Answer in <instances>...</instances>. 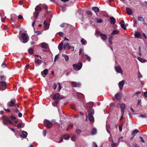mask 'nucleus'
Listing matches in <instances>:
<instances>
[{
	"mask_svg": "<svg viewBox=\"0 0 147 147\" xmlns=\"http://www.w3.org/2000/svg\"><path fill=\"white\" fill-rule=\"evenodd\" d=\"M41 8L38 6H37L35 8V10L37 11H40L41 10Z\"/></svg>",
	"mask_w": 147,
	"mask_h": 147,
	"instance_id": "obj_41",
	"label": "nucleus"
},
{
	"mask_svg": "<svg viewBox=\"0 0 147 147\" xmlns=\"http://www.w3.org/2000/svg\"><path fill=\"white\" fill-rule=\"evenodd\" d=\"M82 65V63L80 62L77 64H73V66L74 67H76L78 70H79L81 68Z\"/></svg>",
	"mask_w": 147,
	"mask_h": 147,
	"instance_id": "obj_7",
	"label": "nucleus"
},
{
	"mask_svg": "<svg viewBox=\"0 0 147 147\" xmlns=\"http://www.w3.org/2000/svg\"><path fill=\"white\" fill-rule=\"evenodd\" d=\"M109 128H109V126H108H108H106V128L107 130V132H108L109 133V134H110V131H109Z\"/></svg>",
	"mask_w": 147,
	"mask_h": 147,
	"instance_id": "obj_54",
	"label": "nucleus"
},
{
	"mask_svg": "<svg viewBox=\"0 0 147 147\" xmlns=\"http://www.w3.org/2000/svg\"><path fill=\"white\" fill-rule=\"evenodd\" d=\"M96 133V129L95 128H94L92 130V135H94Z\"/></svg>",
	"mask_w": 147,
	"mask_h": 147,
	"instance_id": "obj_36",
	"label": "nucleus"
},
{
	"mask_svg": "<svg viewBox=\"0 0 147 147\" xmlns=\"http://www.w3.org/2000/svg\"><path fill=\"white\" fill-rule=\"evenodd\" d=\"M7 105L9 107L16 106L18 107V105L16 104V100H12L10 101L9 102L7 103Z\"/></svg>",
	"mask_w": 147,
	"mask_h": 147,
	"instance_id": "obj_6",
	"label": "nucleus"
},
{
	"mask_svg": "<svg viewBox=\"0 0 147 147\" xmlns=\"http://www.w3.org/2000/svg\"><path fill=\"white\" fill-rule=\"evenodd\" d=\"M45 21H44V24H45V28L47 29L49 28V23H46L45 24Z\"/></svg>",
	"mask_w": 147,
	"mask_h": 147,
	"instance_id": "obj_34",
	"label": "nucleus"
},
{
	"mask_svg": "<svg viewBox=\"0 0 147 147\" xmlns=\"http://www.w3.org/2000/svg\"><path fill=\"white\" fill-rule=\"evenodd\" d=\"M122 126L121 125H119V129L120 131L121 132L122 131Z\"/></svg>",
	"mask_w": 147,
	"mask_h": 147,
	"instance_id": "obj_53",
	"label": "nucleus"
},
{
	"mask_svg": "<svg viewBox=\"0 0 147 147\" xmlns=\"http://www.w3.org/2000/svg\"><path fill=\"white\" fill-rule=\"evenodd\" d=\"M115 69L117 72L121 73V75H122L123 71L120 66H115Z\"/></svg>",
	"mask_w": 147,
	"mask_h": 147,
	"instance_id": "obj_8",
	"label": "nucleus"
},
{
	"mask_svg": "<svg viewBox=\"0 0 147 147\" xmlns=\"http://www.w3.org/2000/svg\"><path fill=\"white\" fill-rule=\"evenodd\" d=\"M125 84V81L122 80L121 82H120L119 84V87L120 89L121 90H122L123 86Z\"/></svg>",
	"mask_w": 147,
	"mask_h": 147,
	"instance_id": "obj_10",
	"label": "nucleus"
},
{
	"mask_svg": "<svg viewBox=\"0 0 147 147\" xmlns=\"http://www.w3.org/2000/svg\"><path fill=\"white\" fill-rule=\"evenodd\" d=\"M76 133L78 134H80L82 133V131L79 129H77L75 131Z\"/></svg>",
	"mask_w": 147,
	"mask_h": 147,
	"instance_id": "obj_39",
	"label": "nucleus"
},
{
	"mask_svg": "<svg viewBox=\"0 0 147 147\" xmlns=\"http://www.w3.org/2000/svg\"><path fill=\"white\" fill-rule=\"evenodd\" d=\"M86 13L89 15L92 16V12L90 11H88L86 12Z\"/></svg>",
	"mask_w": 147,
	"mask_h": 147,
	"instance_id": "obj_55",
	"label": "nucleus"
},
{
	"mask_svg": "<svg viewBox=\"0 0 147 147\" xmlns=\"http://www.w3.org/2000/svg\"><path fill=\"white\" fill-rule=\"evenodd\" d=\"M18 18L19 19H22L23 18V16L22 15H19L18 16Z\"/></svg>",
	"mask_w": 147,
	"mask_h": 147,
	"instance_id": "obj_63",
	"label": "nucleus"
},
{
	"mask_svg": "<svg viewBox=\"0 0 147 147\" xmlns=\"http://www.w3.org/2000/svg\"><path fill=\"white\" fill-rule=\"evenodd\" d=\"M24 127V124L22 123H19L17 125V127L18 128H21L22 127Z\"/></svg>",
	"mask_w": 147,
	"mask_h": 147,
	"instance_id": "obj_40",
	"label": "nucleus"
},
{
	"mask_svg": "<svg viewBox=\"0 0 147 147\" xmlns=\"http://www.w3.org/2000/svg\"><path fill=\"white\" fill-rule=\"evenodd\" d=\"M84 55H85L86 57V59L88 61H90V57L89 56H88L87 55H85L84 53H83L81 55V56H82V57H84Z\"/></svg>",
	"mask_w": 147,
	"mask_h": 147,
	"instance_id": "obj_25",
	"label": "nucleus"
},
{
	"mask_svg": "<svg viewBox=\"0 0 147 147\" xmlns=\"http://www.w3.org/2000/svg\"><path fill=\"white\" fill-rule=\"evenodd\" d=\"M138 77L140 78H141L142 77V76L140 72H139L138 74Z\"/></svg>",
	"mask_w": 147,
	"mask_h": 147,
	"instance_id": "obj_56",
	"label": "nucleus"
},
{
	"mask_svg": "<svg viewBox=\"0 0 147 147\" xmlns=\"http://www.w3.org/2000/svg\"><path fill=\"white\" fill-rule=\"evenodd\" d=\"M42 62V61L39 59L34 60V62L36 64V66L40 65L41 63Z\"/></svg>",
	"mask_w": 147,
	"mask_h": 147,
	"instance_id": "obj_15",
	"label": "nucleus"
},
{
	"mask_svg": "<svg viewBox=\"0 0 147 147\" xmlns=\"http://www.w3.org/2000/svg\"><path fill=\"white\" fill-rule=\"evenodd\" d=\"M44 123L45 126L48 128H51L53 125L52 123L47 120H44Z\"/></svg>",
	"mask_w": 147,
	"mask_h": 147,
	"instance_id": "obj_3",
	"label": "nucleus"
},
{
	"mask_svg": "<svg viewBox=\"0 0 147 147\" xmlns=\"http://www.w3.org/2000/svg\"><path fill=\"white\" fill-rule=\"evenodd\" d=\"M68 49H71V50L72 51H73L74 50V48L73 46H70L69 47Z\"/></svg>",
	"mask_w": 147,
	"mask_h": 147,
	"instance_id": "obj_51",
	"label": "nucleus"
},
{
	"mask_svg": "<svg viewBox=\"0 0 147 147\" xmlns=\"http://www.w3.org/2000/svg\"><path fill=\"white\" fill-rule=\"evenodd\" d=\"M93 105V102H90L89 103H88L87 104V107L89 108H91L92 107Z\"/></svg>",
	"mask_w": 147,
	"mask_h": 147,
	"instance_id": "obj_27",
	"label": "nucleus"
},
{
	"mask_svg": "<svg viewBox=\"0 0 147 147\" xmlns=\"http://www.w3.org/2000/svg\"><path fill=\"white\" fill-rule=\"evenodd\" d=\"M70 46L68 43H65L63 45V49L65 50L66 47H68L69 48Z\"/></svg>",
	"mask_w": 147,
	"mask_h": 147,
	"instance_id": "obj_31",
	"label": "nucleus"
},
{
	"mask_svg": "<svg viewBox=\"0 0 147 147\" xmlns=\"http://www.w3.org/2000/svg\"><path fill=\"white\" fill-rule=\"evenodd\" d=\"M88 117L89 120L91 122H93L94 121V119L92 115H91L90 114H89Z\"/></svg>",
	"mask_w": 147,
	"mask_h": 147,
	"instance_id": "obj_21",
	"label": "nucleus"
},
{
	"mask_svg": "<svg viewBox=\"0 0 147 147\" xmlns=\"http://www.w3.org/2000/svg\"><path fill=\"white\" fill-rule=\"evenodd\" d=\"M28 52L30 54H32L33 52V50L31 49H28Z\"/></svg>",
	"mask_w": 147,
	"mask_h": 147,
	"instance_id": "obj_48",
	"label": "nucleus"
},
{
	"mask_svg": "<svg viewBox=\"0 0 147 147\" xmlns=\"http://www.w3.org/2000/svg\"><path fill=\"white\" fill-rule=\"evenodd\" d=\"M0 78L1 79V80H4L6 79V78L5 77L3 76H1L0 77Z\"/></svg>",
	"mask_w": 147,
	"mask_h": 147,
	"instance_id": "obj_49",
	"label": "nucleus"
},
{
	"mask_svg": "<svg viewBox=\"0 0 147 147\" xmlns=\"http://www.w3.org/2000/svg\"><path fill=\"white\" fill-rule=\"evenodd\" d=\"M63 137L64 139H67L69 138V136L68 134H65L64 135Z\"/></svg>",
	"mask_w": 147,
	"mask_h": 147,
	"instance_id": "obj_44",
	"label": "nucleus"
},
{
	"mask_svg": "<svg viewBox=\"0 0 147 147\" xmlns=\"http://www.w3.org/2000/svg\"><path fill=\"white\" fill-rule=\"evenodd\" d=\"M102 22V19H100L97 21V22L98 23H101Z\"/></svg>",
	"mask_w": 147,
	"mask_h": 147,
	"instance_id": "obj_58",
	"label": "nucleus"
},
{
	"mask_svg": "<svg viewBox=\"0 0 147 147\" xmlns=\"http://www.w3.org/2000/svg\"><path fill=\"white\" fill-rule=\"evenodd\" d=\"M138 20L140 21H143L144 20L143 18L141 17H138Z\"/></svg>",
	"mask_w": 147,
	"mask_h": 147,
	"instance_id": "obj_46",
	"label": "nucleus"
},
{
	"mask_svg": "<svg viewBox=\"0 0 147 147\" xmlns=\"http://www.w3.org/2000/svg\"><path fill=\"white\" fill-rule=\"evenodd\" d=\"M3 123L5 125H7V123L10 124H12V122L7 117H3Z\"/></svg>",
	"mask_w": 147,
	"mask_h": 147,
	"instance_id": "obj_1",
	"label": "nucleus"
},
{
	"mask_svg": "<svg viewBox=\"0 0 147 147\" xmlns=\"http://www.w3.org/2000/svg\"><path fill=\"white\" fill-rule=\"evenodd\" d=\"M93 147H98V146L96 143L94 142L93 143Z\"/></svg>",
	"mask_w": 147,
	"mask_h": 147,
	"instance_id": "obj_61",
	"label": "nucleus"
},
{
	"mask_svg": "<svg viewBox=\"0 0 147 147\" xmlns=\"http://www.w3.org/2000/svg\"><path fill=\"white\" fill-rule=\"evenodd\" d=\"M118 107H120L121 112L123 114H124V109L125 108V104L123 103H118L117 105Z\"/></svg>",
	"mask_w": 147,
	"mask_h": 147,
	"instance_id": "obj_5",
	"label": "nucleus"
},
{
	"mask_svg": "<svg viewBox=\"0 0 147 147\" xmlns=\"http://www.w3.org/2000/svg\"><path fill=\"white\" fill-rule=\"evenodd\" d=\"M101 38L102 40H105L107 39V36L105 34H102L100 35Z\"/></svg>",
	"mask_w": 147,
	"mask_h": 147,
	"instance_id": "obj_20",
	"label": "nucleus"
},
{
	"mask_svg": "<svg viewBox=\"0 0 147 147\" xmlns=\"http://www.w3.org/2000/svg\"><path fill=\"white\" fill-rule=\"evenodd\" d=\"M123 24H121V27L124 30H126V27L125 25L124 22L123 21Z\"/></svg>",
	"mask_w": 147,
	"mask_h": 147,
	"instance_id": "obj_32",
	"label": "nucleus"
},
{
	"mask_svg": "<svg viewBox=\"0 0 147 147\" xmlns=\"http://www.w3.org/2000/svg\"><path fill=\"white\" fill-rule=\"evenodd\" d=\"M76 95L78 97H84V95L82 94L80 92H77Z\"/></svg>",
	"mask_w": 147,
	"mask_h": 147,
	"instance_id": "obj_35",
	"label": "nucleus"
},
{
	"mask_svg": "<svg viewBox=\"0 0 147 147\" xmlns=\"http://www.w3.org/2000/svg\"><path fill=\"white\" fill-rule=\"evenodd\" d=\"M71 109H75V107L74 105H71Z\"/></svg>",
	"mask_w": 147,
	"mask_h": 147,
	"instance_id": "obj_60",
	"label": "nucleus"
},
{
	"mask_svg": "<svg viewBox=\"0 0 147 147\" xmlns=\"http://www.w3.org/2000/svg\"><path fill=\"white\" fill-rule=\"evenodd\" d=\"M94 111L93 109H90L89 111V114H90L91 115H93L94 114Z\"/></svg>",
	"mask_w": 147,
	"mask_h": 147,
	"instance_id": "obj_43",
	"label": "nucleus"
},
{
	"mask_svg": "<svg viewBox=\"0 0 147 147\" xmlns=\"http://www.w3.org/2000/svg\"><path fill=\"white\" fill-rule=\"evenodd\" d=\"M121 96V93H117L115 95V96L116 99L117 100H119L120 99Z\"/></svg>",
	"mask_w": 147,
	"mask_h": 147,
	"instance_id": "obj_24",
	"label": "nucleus"
},
{
	"mask_svg": "<svg viewBox=\"0 0 147 147\" xmlns=\"http://www.w3.org/2000/svg\"><path fill=\"white\" fill-rule=\"evenodd\" d=\"M144 95L146 97H147V91L144 93Z\"/></svg>",
	"mask_w": 147,
	"mask_h": 147,
	"instance_id": "obj_64",
	"label": "nucleus"
},
{
	"mask_svg": "<svg viewBox=\"0 0 147 147\" xmlns=\"http://www.w3.org/2000/svg\"><path fill=\"white\" fill-rule=\"evenodd\" d=\"M76 138V136L75 135H74L72 136L71 140L72 141H75Z\"/></svg>",
	"mask_w": 147,
	"mask_h": 147,
	"instance_id": "obj_42",
	"label": "nucleus"
},
{
	"mask_svg": "<svg viewBox=\"0 0 147 147\" xmlns=\"http://www.w3.org/2000/svg\"><path fill=\"white\" fill-rule=\"evenodd\" d=\"M53 86L54 87V90H55L56 89L57 87V85L55 83H54L53 84Z\"/></svg>",
	"mask_w": 147,
	"mask_h": 147,
	"instance_id": "obj_52",
	"label": "nucleus"
},
{
	"mask_svg": "<svg viewBox=\"0 0 147 147\" xmlns=\"http://www.w3.org/2000/svg\"><path fill=\"white\" fill-rule=\"evenodd\" d=\"M113 36H110L109 38V43L112 45L113 44L112 42V40Z\"/></svg>",
	"mask_w": 147,
	"mask_h": 147,
	"instance_id": "obj_33",
	"label": "nucleus"
},
{
	"mask_svg": "<svg viewBox=\"0 0 147 147\" xmlns=\"http://www.w3.org/2000/svg\"><path fill=\"white\" fill-rule=\"evenodd\" d=\"M22 135H22H20L21 138L22 137L24 138H25L27 136L28 133L24 131H23L22 132Z\"/></svg>",
	"mask_w": 147,
	"mask_h": 147,
	"instance_id": "obj_17",
	"label": "nucleus"
},
{
	"mask_svg": "<svg viewBox=\"0 0 147 147\" xmlns=\"http://www.w3.org/2000/svg\"><path fill=\"white\" fill-rule=\"evenodd\" d=\"M119 30H114L112 33V34L113 35H115L119 34Z\"/></svg>",
	"mask_w": 147,
	"mask_h": 147,
	"instance_id": "obj_23",
	"label": "nucleus"
},
{
	"mask_svg": "<svg viewBox=\"0 0 147 147\" xmlns=\"http://www.w3.org/2000/svg\"><path fill=\"white\" fill-rule=\"evenodd\" d=\"M110 22L111 24H114L116 22V20L113 17H111L110 18Z\"/></svg>",
	"mask_w": 147,
	"mask_h": 147,
	"instance_id": "obj_22",
	"label": "nucleus"
},
{
	"mask_svg": "<svg viewBox=\"0 0 147 147\" xmlns=\"http://www.w3.org/2000/svg\"><path fill=\"white\" fill-rule=\"evenodd\" d=\"M54 99H62V98H60V94L58 93H55L54 96Z\"/></svg>",
	"mask_w": 147,
	"mask_h": 147,
	"instance_id": "obj_12",
	"label": "nucleus"
},
{
	"mask_svg": "<svg viewBox=\"0 0 147 147\" xmlns=\"http://www.w3.org/2000/svg\"><path fill=\"white\" fill-rule=\"evenodd\" d=\"M72 86L74 87H79L80 86L81 84L79 83H77L75 82H71Z\"/></svg>",
	"mask_w": 147,
	"mask_h": 147,
	"instance_id": "obj_11",
	"label": "nucleus"
},
{
	"mask_svg": "<svg viewBox=\"0 0 147 147\" xmlns=\"http://www.w3.org/2000/svg\"><path fill=\"white\" fill-rule=\"evenodd\" d=\"M6 83L5 81H1L0 82V90H3L5 88Z\"/></svg>",
	"mask_w": 147,
	"mask_h": 147,
	"instance_id": "obj_4",
	"label": "nucleus"
},
{
	"mask_svg": "<svg viewBox=\"0 0 147 147\" xmlns=\"http://www.w3.org/2000/svg\"><path fill=\"white\" fill-rule=\"evenodd\" d=\"M11 118L13 121L14 120L16 119V117L13 115H11Z\"/></svg>",
	"mask_w": 147,
	"mask_h": 147,
	"instance_id": "obj_59",
	"label": "nucleus"
},
{
	"mask_svg": "<svg viewBox=\"0 0 147 147\" xmlns=\"http://www.w3.org/2000/svg\"><path fill=\"white\" fill-rule=\"evenodd\" d=\"M39 13V12L38 11H36L34 12V17L35 18H37Z\"/></svg>",
	"mask_w": 147,
	"mask_h": 147,
	"instance_id": "obj_37",
	"label": "nucleus"
},
{
	"mask_svg": "<svg viewBox=\"0 0 147 147\" xmlns=\"http://www.w3.org/2000/svg\"><path fill=\"white\" fill-rule=\"evenodd\" d=\"M48 72V69H45L43 71H42L41 72V74L42 75H46L47 74Z\"/></svg>",
	"mask_w": 147,
	"mask_h": 147,
	"instance_id": "obj_28",
	"label": "nucleus"
},
{
	"mask_svg": "<svg viewBox=\"0 0 147 147\" xmlns=\"http://www.w3.org/2000/svg\"><path fill=\"white\" fill-rule=\"evenodd\" d=\"M138 59L142 63H144L146 61V60L143 59H142L140 57H138Z\"/></svg>",
	"mask_w": 147,
	"mask_h": 147,
	"instance_id": "obj_30",
	"label": "nucleus"
},
{
	"mask_svg": "<svg viewBox=\"0 0 147 147\" xmlns=\"http://www.w3.org/2000/svg\"><path fill=\"white\" fill-rule=\"evenodd\" d=\"M102 34V33H101L98 30H96V35H99L100 36Z\"/></svg>",
	"mask_w": 147,
	"mask_h": 147,
	"instance_id": "obj_45",
	"label": "nucleus"
},
{
	"mask_svg": "<svg viewBox=\"0 0 147 147\" xmlns=\"http://www.w3.org/2000/svg\"><path fill=\"white\" fill-rule=\"evenodd\" d=\"M63 42H61L58 46V48L59 50H61L63 49Z\"/></svg>",
	"mask_w": 147,
	"mask_h": 147,
	"instance_id": "obj_16",
	"label": "nucleus"
},
{
	"mask_svg": "<svg viewBox=\"0 0 147 147\" xmlns=\"http://www.w3.org/2000/svg\"><path fill=\"white\" fill-rule=\"evenodd\" d=\"M126 11L127 13L129 15H131L132 13V10L129 7H127L126 8Z\"/></svg>",
	"mask_w": 147,
	"mask_h": 147,
	"instance_id": "obj_14",
	"label": "nucleus"
},
{
	"mask_svg": "<svg viewBox=\"0 0 147 147\" xmlns=\"http://www.w3.org/2000/svg\"><path fill=\"white\" fill-rule=\"evenodd\" d=\"M112 147H115V146L116 145V143H114L113 142V140H112Z\"/></svg>",
	"mask_w": 147,
	"mask_h": 147,
	"instance_id": "obj_57",
	"label": "nucleus"
},
{
	"mask_svg": "<svg viewBox=\"0 0 147 147\" xmlns=\"http://www.w3.org/2000/svg\"><path fill=\"white\" fill-rule=\"evenodd\" d=\"M80 42L82 45H85L87 43V42L84 38H82L80 40Z\"/></svg>",
	"mask_w": 147,
	"mask_h": 147,
	"instance_id": "obj_29",
	"label": "nucleus"
},
{
	"mask_svg": "<svg viewBox=\"0 0 147 147\" xmlns=\"http://www.w3.org/2000/svg\"><path fill=\"white\" fill-rule=\"evenodd\" d=\"M92 9L96 13H98L99 12V9L97 7H92Z\"/></svg>",
	"mask_w": 147,
	"mask_h": 147,
	"instance_id": "obj_19",
	"label": "nucleus"
},
{
	"mask_svg": "<svg viewBox=\"0 0 147 147\" xmlns=\"http://www.w3.org/2000/svg\"><path fill=\"white\" fill-rule=\"evenodd\" d=\"M139 130L137 129H135L132 132V133L131 134L132 136H133V137H134L136 134L139 132Z\"/></svg>",
	"mask_w": 147,
	"mask_h": 147,
	"instance_id": "obj_18",
	"label": "nucleus"
},
{
	"mask_svg": "<svg viewBox=\"0 0 147 147\" xmlns=\"http://www.w3.org/2000/svg\"><path fill=\"white\" fill-rule=\"evenodd\" d=\"M22 42L24 43L27 42L28 40V36L26 34L24 33L22 34Z\"/></svg>",
	"mask_w": 147,
	"mask_h": 147,
	"instance_id": "obj_2",
	"label": "nucleus"
},
{
	"mask_svg": "<svg viewBox=\"0 0 147 147\" xmlns=\"http://www.w3.org/2000/svg\"><path fill=\"white\" fill-rule=\"evenodd\" d=\"M41 32L39 31H36L35 32V34L36 35H38L41 34Z\"/></svg>",
	"mask_w": 147,
	"mask_h": 147,
	"instance_id": "obj_47",
	"label": "nucleus"
},
{
	"mask_svg": "<svg viewBox=\"0 0 147 147\" xmlns=\"http://www.w3.org/2000/svg\"><path fill=\"white\" fill-rule=\"evenodd\" d=\"M135 36L136 38H142V36L141 33L139 32H136L135 33Z\"/></svg>",
	"mask_w": 147,
	"mask_h": 147,
	"instance_id": "obj_9",
	"label": "nucleus"
},
{
	"mask_svg": "<svg viewBox=\"0 0 147 147\" xmlns=\"http://www.w3.org/2000/svg\"><path fill=\"white\" fill-rule=\"evenodd\" d=\"M62 56L65 59V60L66 61H67L69 59V57L67 55L65 54H63Z\"/></svg>",
	"mask_w": 147,
	"mask_h": 147,
	"instance_id": "obj_38",
	"label": "nucleus"
},
{
	"mask_svg": "<svg viewBox=\"0 0 147 147\" xmlns=\"http://www.w3.org/2000/svg\"><path fill=\"white\" fill-rule=\"evenodd\" d=\"M41 45L42 48L47 49L48 47V45L46 43L43 42L41 43Z\"/></svg>",
	"mask_w": 147,
	"mask_h": 147,
	"instance_id": "obj_13",
	"label": "nucleus"
},
{
	"mask_svg": "<svg viewBox=\"0 0 147 147\" xmlns=\"http://www.w3.org/2000/svg\"><path fill=\"white\" fill-rule=\"evenodd\" d=\"M46 131L45 129H44L43 131V134L44 136H46Z\"/></svg>",
	"mask_w": 147,
	"mask_h": 147,
	"instance_id": "obj_50",
	"label": "nucleus"
},
{
	"mask_svg": "<svg viewBox=\"0 0 147 147\" xmlns=\"http://www.w3.org/2000/svg\"><path fill=\"white\" fill-rule=\"evenodd\" d=\"M138 117H141V118H144L146 117V116L144 115H140L138 116Z\"/></svg>",
	"mask_w": 147,
	"mask_h": 147,
	"instance_id": "obj_62",
	"label": "nucleus"
},
{
	"mask_svg": "<svg viewBox=\"0 0 147 147\" xmlns=\"http://www.w3.org/2000/svg\"><path fill=\"white\" fill-rule=\"evenodd\" d=\"M59 102V101L58 100H54L52 102V105L54 106L55 107L57 104H58Z\"/></svg>",
	"mask_w": 147,
	"mask_h": 147,
	"instance_id": "obj_26",
	"label": "nucleus"
}]
</instances>
